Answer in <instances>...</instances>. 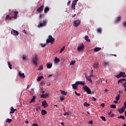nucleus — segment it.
Instances as JSON below:
<instances>
[{
	"label": "nucleus",
	"instance_id": "obj_29",
	"mask_svg": "<svg viewBox=\"0 0 126 126\" xmlns=\"http://www.w3.org/2000/svg\"><path fill=\"white\" fill-rule=\"evenodd\" d=\"M87 80L90 81V82H92V80H91V77L89 76L88 77H86Z\"/></svg>",
	"mask_w": 126,
	"mask_h": 126
},
{
	"label": "nucleus",
	"instance_id": "obj_30",
	"mask_svg": "<svg viewBox=\"0 0 126 126\" xmlns=\"http://www.w3.org/2000/svg\"><path fill=\"white\" fill-rule=\"evenodd\" d=\"M110 108H112V109H116L117 108V106L115 104H111L110 105Z\"/></svg>",
	"mask_w": 126,
	"mask_h": 126
},
{
	"label": "nucleus",
	"instance_id": "obj_16",
	"mask_svg": "<svg viewBox=\"0 0 126 126\" xmlns=\"http://www.w3.org/2000/svg\"><path fill=\"white\" fill-rule=\"evenodd\" d=\"M124 81H126V79H121L118 81V84H119L120 83H124Z\"/></svg>",
	"mask_w": 126,
	"mask_h": 126
},
{
	"label": "nucleus",
	"instance_id": "obj_24",
	"mask_svg": "<svg viewBox=\"0 0 126 126\" xmlns=\"http://www.w3.org/2000/svg\"><path fill=\"white\" fill-rule=\"evenodd\" d=\"M122 73H123V72H120V73L117 75L115 76V77H117V78H120V77H122Z\"/></svg>",
	"mask_w": 126,
	"mask_h": 126
},
{
	"label": "nucleus",
	"instance_id": "obj_2",
	"mask_svg": "<svg viewBox=\"0 0 126 126\" xmlns=\"http://www.w3.org/2000/svg\"><path fill=\"white\" fill-rule=\"evenodd\" d=\"M54 42H55V38L52 36V35H49L48 39L46 40V44H49V43H51V44H53Z\"/></svg>",
	"mask_w": 126,
	"mask_h": 126
},
{
	"label": "nucleus",
	"instance_id": "obj_25",
	"mask_svg": "<svg viewBox=\"0 0 126 126\" xmlns=\"http://www.w3.org/2000/svg\"><path fill=\"white\" fill-rule=\"evenodd\" d=\"M50 10V8L48 6L45 7L44 9V12L45 13H47V11H49Z\"/></svg>",
	"mask_w": 126,
	"mask_h": 126
},
{
	"label": "nucleus",
	"instance_id": "obj_64",
	"mask_svg": "<svg viewBox=\"0 0 126 126\" xmlns=\"http://www.w3.org/2000/svg\"><path fill=\"white\" fill-rule=\"evenodd\" d=\"M25 123H26V124H29V121H26L25 122Z\"/></svg>",
	"mask_w": 126,
	"mask_h": 126
},
{
	"label": "nucleus",
	"instance_id": "obj_1",
	"mask_svg": "<svg viewBox=\"0 0 126 126\" xmlns=\"http://www.w3.org/2000/svg\"><path fill=\"white\" fill-rule=\"evenodd\" d=\"M32 63L35 66H38V61H39V58H38V55L35 54L32 59Z\"/></svg>",
	"mask_w": 126,
	"mask_h": 126
},
{
	"label": "nucleus",
	"instance_id": "obj_57",
	"mask_svg": "<svg viewBox=\"0 0 126 126\" xmlns=\"http://www.w3.org/2000/svg\"><path fill=\"white\" fill-rule=\"evenodd\" d=\"M92 99L93 100V101H96V100H97V99L94 97H92Z\"/></svg>",
	"mask_w": 126,
	"mask_h": 126
},
{
	"label": "nucleus",
	"instance_id": "obj_13",
	"mask_svg": "<svg viewBox=\"0 0 126 126\" xmlns=\"http://www.w3.org/2000/svg\"><path fill=\"white\" fill-rule=\"evenodd\" d=\"M35 100H36V96H33L31 101L30 102V104H31V103H35Z\"/></svg>",
	"mask_w": 126,
	"mask_h": 126
},
{
	"label": "nucleus",
	"instance_id": "obj_38",
	"mask_svg": "<svg viewBox=\"0 0 126 126\" xmlns=\"http://www.w3.org/2000/svg\"><path fill=\"white\" fill-rule=\"evenodd\" d=\"M43 69H44V67H43V65H41L39 66V68H38V70H43Z\"/></svg>",
	"mask_w": 126,
	"mask_h": 126
},
{
	"label": "nucleus",
	"instance_id": "obj_36",
	"mask_svg": "<svg viewBox=\"0 0 126 126\" xmlns=\"http://www.w3.org/2000/svg\"><path fill=\"white\" fill-rule=\"evenodd\" d=\"M98 33H102V29L99 28L97 29Z\"/></svg>",
	"mask_w": 126,
	"mask_h": 126
},
{
	"label": "nucleus",
	"instance_id": "obj_12",
	"mask_svg": "<svg viewBox=\"0 0 126 126\" xmlns=\"http://www.w3.org/2000/svg\"><path fill=\"white\" fill-rule=\"evenodd\" d=\"M77 84H79L80 85H83L84 86H85V81H76Z\"/></svg>",
	"mask_w": 126,
	"mask_h": 126
},
{
	"label": "nucleus",
	"instance_id": "obj_42",
	"mask_svg": "<svg viewBox=\"0 0 126 126\" xmlns=\"http://www.w3.org/2000/svg\"><path fill=\"white\" fill-rule=\"evenodd\" d=\"M35 110L36 112H39V110L41 111V107H37L35 108Z\"/></svg>",
	"mask_w": 126,
	"mask_h": 126
},
{
	"label": "nucleus",
	"instance_id": "obj_17",
	"mask_svg": "<svg viewBox=\"0 0 126 126\" xmlns=\"http://www.w3.org/2000/svg\"><path fill=\"white\" fill-rule=\"evenodd\" d=\"M101 49L100 47H95L94 48V52H99V51H101Z\"/></svg>",
	"mask_w": 126,
	"mask_h": 126
},
{
	"label": "nucleus",
	"instance_id": "obj_43",
	"mask_svg": "<svg viewBox=\"0 0 126 126\" xmlns=\"http://www.w3.org/2000/svg\"><path fill=\"white\" fill-rule=\"evenodd\" d=\"M116 101H119V100H120V94H118V95L116 97Z\"/></svg>",
	"mask_w": 126,
	"mask_h": 126
},
{
	"label": "nucleus",
	"instance_id": "obj_6",
	"mask_svg": "<svg viewBox=\"0 0 126 126\" xmlns=\"http://www.w3.org/2000/svg\"><path fill=\"white\" fill-rule=\"evenodd\" d=\"M11 34L14 36H18V35H19V32L17 31L12 29L11 31Z\"/></svg>",
	"mask_w": 126,
	"mask_h": 126
},
{
	"label": "nucleus",
	"instance_id": "obj_26",
	"mask_svg": "<svg viewBox=\"0 0 126 126\" xmlns=\"http://www.w3.org/2000/svg\"><path fill=\"white\" fill-rule=\"evenodd\" d=\"M77 1H78V0H74L72 3V5H76V4L77 3Z\"/></svg>",
	"mask_w": 126,
	"mask_h": 126
},
{
	"label": "nucleus",
	"instance_id": "obj_53",
	"mask_svg": "<svg viewBox=\"0 0 126 126\" xmlns=\"http://www.w3.org/2000/svg\"><path fill=\"white\" fill-rule=\"evenodd\" d=\"M13 111H14V108H13V107H11V111L10 112H13Z\"/></svg>",
	"mask_w": 126,
	"mask_h": 126
},
{
	"label": "nucleus",
	"instance_id": "obj_63",
	"mask_svg": "<svg viewBox=\"0 0 126 126\" xmlns=\"http://www.w3.org/2000/svg\"><path fill=\"white\" fill-rule=\"evenodd\" d=\"M61 124L62 125V126H64V123H63V122H61Z\"/></svg>",
	"mask_w": 126,
	"mask_h": 126
},
{
	"label": "nucleus",
	"instance_id": "obj_45",
	"mask_svg": "<svg viewBox=\"0 0 126 126\" xmlns=\"http://www.w3.org/2000/svg\"><path fill=\"white\" fill-rule=\"evenodd\" d=\"M125 74H126V72H122V73L121 74L122 77H126V75H125Z\"/></svg>",
	"mask_w": 126,
	"mask_h": 126
},
{
	"label": "nucleus",
	"instance_id": "obj_50",
	"mask_svg": "<svg viewBox=\"0 0 126 126\" xmlns=\"http://www.w3.org/2000/svg\"><path fill=\"white\" fill-rule=\"evenodd\" d=\"M15 111H16V109H14V111L12 112H10V114H14Z\"/></svg>",
	"mask_w": 126,
	"mask_h": 126
},
{
	"label": "nucleus",
	"instance_id": "obj_34",
	"mask_svg": "<svg viewBox=\"0 0 126 126\" xmlns=\"http://www.w3.org/2000/svg\"><path fill=\"white\" fill-rule=\"evenodd\" d=\"M8 65L10 69H12V65L9 62H8Z\"/></svg>",
	"mask_w": 126,
	"mask_h": 126
},
{
	"label": "nucleus",
	"instance_id": "obj_35",
	"mask_svg": "<svg viewBox=\"0 0 126 126\" xmlns=\"http://www.w3.org/2000/svg\"><path fill=\"white\" fill-rule=\"evenodd\" d=\"M11 122H12V120H11V119H7L6 121V123H8L9 124H10V123H11Z\"/></svg>",
	"mask_w": 126,
	"mask_h": 126
},
{
	"label": "nucleus",
	"instance_id": "obj_28",
	"mask_svg": "<svg viewBox=\"0 0 126 126\" xmlns=\"http://www.w3.org/2000/svg\"><path fill=\"white\" fill-rule=\"evenodd\" d=\"M85 40H86L87 42H90V39H89V37L87 35L85 36Z\"/></svg>",
	"mask_w": 126,
	"mask_h": 126
},
{
	"label": "nucleus",
	"instance_id": "obj_58",
	"mask_svg": "<svg viewBox=\"0 0 126 126\" xmlns=\"http://www.w3.org/2000/svg\"><path fill=\"white\" fill-rule=\"evenodd\" d=\"M43 15H44V14H40L39 16V18H42V17L43 16Z\"/></svg>",
	"mask_w": 126,
	"mask_h": 126
},
{
	"label": "nucleus",
	"instance_id": "obj_37",
	"mask_svg": "<svg viewBox=\"0 0 126 126\" xmlns=\"http://www.w3.org/2000/svg\"><path fill=\"white\" fill-rule=\"evenodd\" d=\"M75 64V61H72L70 63V65H73Z\"/></svg>",
	"mask_w": 126,
	"mask_h": 126
},
{
	"label": "nucleus",
	"instance_id": "obj_48",
	"mask_svg": "<svg viewBox=\"0 0 126 126\" xmlns=\"http://www.w3.org/2000/svg\"><path fill=\"white\" fill-rule=\"evenodd\" d=\"M40 45H41L42 48H45V47H46L47 44H43L41 43Z\"/></svg>",
	"mask_w": 126,
	"mask_h": 126
},
{
	"label": "nucleus",
	"instance_id": "obj_10",
	"mask_svg": "<svg viewBox=\"0 0 126 126\" xmlns=\"http://www.w3.org/2000/svg\"><path fill=\"white\" fill-rule=\"evenodd\" d=\"M43 7H44V5H41L37 8V11L38 13H41V11H43Z\"/></svg>",
	"mask_w": 126,
	"mask_h": 126
},
{
	"label": "nucleus",
	"instance_id": "obj_55",
	"mask_svg": "<svg viewBox=\"0 0 126 126\" xmlns=\"http://www.w3.org/2000/svg\"><path fill=\"white\" fill-rule=\"evenodd\" d=\"M123 107H124L126 109V101L124 102V106Z\"/></svg>",
	"mask_w": 126,
	"mask_h": 126
},
{
	"label": "nucleus",
	"instance_id": "obj_59",
	"mask_svg": "<svg viewBox=\"0 0 126 126\" xmlns=\"http://www.w3.org/2000/svg\"><path fill=\"white\" fill-rule=\"evenodd\" d=\"M100 106H101V107H105V103H101Z\"/></svg>",
	"mask_w": 126,
	"mask_h": 126
},
{
	"label": "nucleus",
	"instance_id": "obj_27",
	"mask_svg": "<svg viewBox=\"0 0 126 126\" xmlns=\"http://www.w3.org/2000/svg\"><path fill=\"white\" fill-rule=\"evenodd\" d=\"M41 114L42 115H46V114H47V112L46 110H44V109H42L41 110Z\"/></svg>",
	"mask_w": 126,
	"mask_h": 126
},
{
	"label": "nucleus",
	"instance_id": "obj_5",
	"mask_svg": "<svg viewBox=\"0 0 126 126\" xmlns=\"http://www.w3.org/2000/svg\"><path fill=\"white\" fill-rule=\"evenodd\" d=\"M80 20H77V21H74L73 23V25L74 27H78L80 25Z\"/></svg>",
	"mask_w": 126,
	"mask_h": 126
},
{
	"label": "nucleus",
	"instance_id": "obj_31",
	"mask_svg": "<svg viewBox=\"0 0 126 126\" xmlns=\"http://www.w3.org/2000/svg\"><path fill=\"white\" fill-rule=\"evenodd\" d=\"M103 65L104 66H107L108 65H110V63H109V62H104L103 63Z\"/></svg>",
	"mask_w": 126,
	"mask_h": 126
},
{
	"label": "nucleus",
	"instance_id": "obj_54",
	"mask_svg": "<svg viewBox=\"0 0 126 126\" xmlns=\"http://www.w3.org/2000/svg\"><path fill=\"white\" fill-rule=\"evenodd\" d=\"M123 25L125 27H126V21L123 22Z\"/></svg>",
	"mask_w": 126,
	"mask_h": 126
},
{
	"label": "nucleus",
	"instance_id": "obj_32",
	"mask_svg": "<svg viewBox=\"0 0 126 126\" xmlns=\"http://www.w3.org/2000/svg\"><path fill=\"white\" fill-rule=\"evenodd\" d=\"M118 119H123V120H125L126 118L124 116L121 115L118 117Z\"/></svg>",
	"mask_w": 126,
	"mask_h": 126
},
{
	"label": "nucleus",
	"instance_id": "obj_14",
	"mask_svg": "<svg viewBox=\"0 0 126 126\" xmlns=\"http://www.w3.org/2000/svg\"><path fill=\"white\" fill-rule=\"evenodd\" d=\"M125 110H126V107L123 106L122 108L119 109L118 111H119L120 113H124Z\"/></svg>",
	"mask_w": 126,
	"mask_h": 126
},
{
	"label": "nucleus",
	"instance_id": "obj_18",
	"mask_svg": "<svg viewBox=\"0 0 126 126\" xmlns=\"http://www.w3.org/2000/svg\"><path fill=\"white\" fill-rule=\"evenodd\" d=\"M19 75L20 76V77H22L23 78H24V77H25V76L24 75V73L21 72H19Z\"/></svg>",
	"mask_w": 126,
	"mask_h": 126
},
{
	"label": "nucleus",
	"instance_id": "obj_33",
	"mask_svg": "<svg viewBox=\"0 0 126 126\" xmlns=\"http://www.w3.org/2000/svg\"><path fill=\"white\" fill-rule=\"evenodd\" d=\"M7 19H9V20H11V17L9 15H7L5 18V20H7Z\"/></svg>",
	"mask_w": 126,
	"mask_h": 126
},
{
	"label": "nucleus",
	"instance_id": "obj_60",
	"mask_svg": "<svg viewBox=\"0 0 126 126\" xmlns=\"http://www.w3.org/2000/svg\"><path fill=\"white\" fill-rule=\"evenodd\" d=\"M89 124H90L91 125H92V124H93V121L92 120L90 121Z\"/></svg>",
	"mask_w": 126,
	"mask_h": 126
},
{
	"label": "nucleus",
	"instance_id": "obj_61",
	"mask_svg": "<svg viewBox=\"0 0 126 126\" xmlns=\"http://www.w3.org/2000/svg\"><path fill=\"white\" fill-rule=\"evenodd\" d=\"M119 94H122V93H123V91H122V90H119Z\"/></svg>",
	"mask_w": 126,
	"mask_h": 126
},
{
	"label": "nucleus",
	"instance_id": "obj_39",
	"mask_svg": "<svg viewBox=\"0 0 126 126\" xmlns=\"http://www.w3.org/2000/svg\"><path fill=\"white\" fill-rule=\"evenodd\" d=\"M43 78V76H40L39 77H37V81H40V80Z\"/></svg>",
	"mask_w": 126,
	"mask_h": 126
},
{
	"label": "nucleus",
	"instance_id": "obj_40",
	"mask_svg": "<svg viewBox=\"0 0 126 126\" xmlns=\"http://www.w3.org/2000/svg\"><path fill=\"white\" fill-rule=\"evenodd\" d=\"M84 106H85V107H88L89 106H90V104L89 103H87V102H85L84 103Z\"/></svg>",
	"mask_w": 126,
	"mask_h": 126
},
{
	"label": "nucleus",
	"instance_id": "obj_46",
	"mask_svg": "<svg viewBox=\"0 0 126 126\" xmlns=\"http://www.w3.org/2000/svg\"><path fill=\"white\" fill-rule=\"evenodd\" d=\"M27 58V57L26 55H23V60L24 61H25V60H26Z\"/></svg>",
	"mask_w": 126,
	"mask_h": 126
},
{
	"label": "nucleus",
	"instance_id": "obj_41",
	"mask_svg": "<svg viewBox=\"0 0 126 126\" xmlns=\"http://www.w3.org/2000/svg\"><path fill=\"white\" fill-rule=\"evenodd\" d=\"M100 118L102 121H103L104 122H106V117L104 116H101L100 117Z\"/></svg>",
	"mask_w": 126,
	"mask_h": 126
},
{
	"label": "nucleus",
	"instance_id": "obj_3",
	"mask_svg": "<svg viewBox=\"0 0 126 126\" xmlns=\"http://www.w3.org/2000/svg\"><path fill=\"white\" fill-rule=\"evenodd\" d=\"M83 90L85 91L87 94H91V90L87 86H83Z\"/></svg>",
	"mask_w": 126,
	"mask_h": 126
},
{
	"label": "nucleus",
	"instance_id": "obj_15",
	"mask_svg": "<svg viewBox=\"0 0 126 126\" xmlns=\"http://www.w3.org/2000/svg\"><path fill=\"white\" fill-rule=\"evenodd\" d=\"M53 66V63H47V68H51Z\"/></svg>",
	"mask_w": 126,
	"mask_h": 126
},
{
	"label": "nucleus",
	"instance_id": "obj_20",
	"mask_svg": "<svg viewBox=\"0 0 126 126\" xmlns=\"http://www.w3.org/2000/svg\"><path fill=\"white\" fill-rule=\"evenodd\" d=\"M121 21V16H119L117 17V20H116V23H119Z\"/></svg>",
	"mask_w": 126,
	"mask_h": 126
},
{
	"label": "nucleus",
	"instance_id": "obj_23",
	"mask_svg": "<svg viewBox=\"0 0 126 126\" xmlns=\"http://www.w3.org/2000/svg\"><path fill=\"white\" fill-rule=\"evenodd\" d=\"M14 18H15V19H16V17H17V14H18V12L15 11L14 12Z\"/></svg>",
	"mask_w": 126,
	"mask_h": 126
},
{
	"label": "nucleus",
	"instance_id": "obj_62",
	"mask_svg": "<svg viewBox=\"0 0 126 126\" xmlns=\"http://www.w3.org/2000/svg\"><path fill=\"white\" fill-rule=\"evenodd\" d=\"M70 2H71V1H69L68 2H67V5H69L70 4Z\"/></svg>",
	"mask_w": 126,
	"mask_h": 126
},
{
	"label": "nucleus",
	"instance_id": "obj_52",
	"mask_svg": "<svg viewBox=\"0 0 126 126\" xmlns=\"http://www.w3.org/2000/svg\"><path fill=\"white\" fill-rule=\"evenodd\" d=\"M60 100H61V101H63V100H64V98H63V96H61L60 97Z\"/></svg>",
	"mask_w": 126,
	"mask_h": 126
},
{
	"label": "nucleus",
	"instance_id": "obj_44",
	"mask_svg": "<svg viewBox=\"0 0 126 126\" xmlns=\"http://www.w3.org/2000/svg\"><path fill=\"white\" fill-rule=\"evenodd\" d=\"M64 49H65V47L63 46V47L60 50V53H62V52L63 51V50H64Z\"/></svg>",
	"mask_w": 126,
	"mask_h": 126
},
{
	"label": "nucleus",
	"instance_id": "obj_7",
	"mask_svg": "<svg viewBox=\"0 0 126 126\" xmlns=\"http://www.w3.org/2000/svg\"><path fill=\"white\" fill-rule=\"evenodd\" d=\"M84 48H85V46H84V44L82 43L81 45H80L78 47L77 51H78V52H81V51H83L84 50Z\"/></svg>",
	"mask_w": 126,
	"mask_h": 126
},
{
	"label": "nucleus",
	"instance_id": "obj_22",
	"mask_svg": "<svg viewBox=\"0 0 126 126\" xmlns=\"http://www.w3.org/2000/svg\"><path fill=\"white\" fill-rule=\"evenodd\" d=\"M94 68H97L99 67V63H95L94 64Z\"/></svg>",
	"mask_w": 126,
	"mask_h": 126
},
{
	"label": "nucleus",
	"instance_id": "obj_49",
	"mask_svg": "<svg viewBox=\"0 0 126 126\" xmlns=\"http://www.w3.org/2000/svg\"><path fill=\"white\" fill-rule=\"evenodd\" d=\"M64 116H69V113L66 112L63 114Z\"/></svg>",
	"mask_w": 126,
	"mask_h": 126
},
{
	"label": "nucleus",
	"instance_id": "obj_56",
	"mask_svg": "<svg viewBox=\"0 0 126 126\" xmlns=\"http://www.w3.org/2000/svg\"><path fill=\"white\" fill-rule=\"evenodd\" d=\"M32 126H39V125L38 124H36L35 123H33L32 124Z\"/></svg>",
	"mask_w": 126,
	"mask_h": 126
},
{
	"label": "nucleus",
	"instance_id": "obj_21",
	"mask_svg": "<svg viewBox=\"0 0 126 126\" xmlns=\"http://www.w3.org/2000/svg\"><path fill=\"white\" fill-rule=\"evenodd\" d=\"M60 59L58 58V57H56L54 60V62L55 63H60Z\"/></svg>",
	"mask_w": 126,
	"mask_h": 126
},
{
	"label": "nucleus",
	"instance_id": "obj_51",
	"mask_svg": "<svg viewBox=\"0 0 126 126\" xmlns=\"http://www.w3.org/2000/svg\"><path fill=\"white\" fill-rule=\"evenodd\" d=\"M75 94H76L77 96H80V94L77 93V92H76V91L75 92Z\"/></svg>",
	"mask_w": 126,
	"mask_h": 126
},
{
	"label": "nucleus",
	"instance_id": "obj_4",
	"mask_svg": "<svg viewBox=\"0 0 126 126\" xmlns=\"http://www.w3.org/2000/svg\"><path fill=\"white\" fill-rule=\"evenodd\" d=\"M47 25V22L45 20L40 21L39 24L38 25V27H43V26H46Z\"/></svg>",
	"mask_w": 126,
	"mask_h": 126
},
{
	"label": "nucleus",
	"instance_id": "obj_19",
	"mask_svg": "<svg viewBox=\"0 0 126 126\" xmlns=\"http://www.w3.org/2000/svg\"><path fill=\"white\" fill-rule=\"evenodd\" d=\"M60 91L62 95H64L65 96H66V95H67V93L65 92L64 91L61 90Z\"/></svg>",
	"mask_w": 126,
	"mask_h": 126
},
{
	"label": "nucleus",
	"instance_id": "obj_9",
	"mask_svg": "<svg viewBox=\"0 0 126 126\" xmlns=\"http://www.w3.org/2000/svg\"><path fill=\"white\" fill-rule=\"evenodd\" d=\"M73 89H74L75 90H77L78 88V84H77V82H75V84H74L72 85Z\"/></svg>",
	"mask_w": 126,
	"mask_h": 126
},
{
	"label": "nucleus",
	"instance_id": "obj_11",
	"mask_svg": "<svg viewBox=\"0 0 126 126\" xmlns=\"http://www.w3.org/2000/svg\"><path fill=\"white\" fill-rule=\"evenodd\" d=\"M49 93H46V94H41L40 95V98H48V97L49 96Z\"/></svg>",
	"mask_w": 126,
	"mask_h": 126
},
{
	"label": "nucleus",
	"instance_id": "obj_8",
	"mask_svg": "<svg viewBox=\"0 0 126 126\" xmlns=\"http://www.w3.org/2000/svg\"><path fill=\"white\" fill-rule=\"evenodd\" d=\"M42 106L44 108H47V107L49 106V104H48L47 101H44L43 102H42Z\"/></svg>",
	"mask_w": 126,
	"mask_h": 126
},
{
	"label": "nucleus",
	"instance_id": "obj_47",
	"mask_svg": "<svg viewBox=\"0 0 126 126\" xmlns=\"http://www.w3.org/2000/svg\"><path fill=\"white\" fill-rule=\"evenodd\" d=\"M71 8L73 10H74V9H75V5H71Z\"/></svg>",
	"mask_w": 126,
	"mask_h": 126
}]
</instances>
